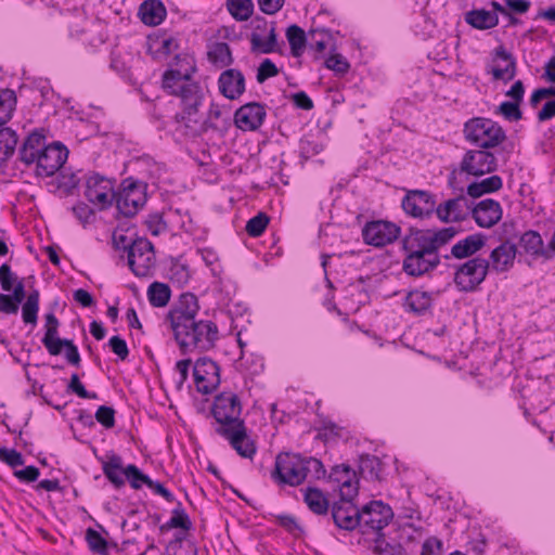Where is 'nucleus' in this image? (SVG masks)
<instances>
[{
  "label": "nucleus",
  "instance_id": "30",
  "mask_svg": "<svg viewBox=\"0 0 555 555\" xmlns=\"http://www.w3.org/2000/svg\"><path fill=\"white\" fill-rule=\"evenodd\" d=\"M403 306L405 311L416 315H423L431 308L433 297L428 292L415 289L405 296Z\"/></svg>",
  "mask_w": 555,
  "mask_h": 555
},
{
  "label": "nucleus",
  "instance_id": "8",
  "mask_svg": "<svg viewBox=\"0 0 555 555\" xmlns=\"http://www.w3.org/2000/svg\"><path fill=\"white\" fill-rule=\"evenodd\" d=\"M177 96L180 98L181 111L176 113L173 119L179 125L177 129L183 127L184 133L189 135L191 130L201 129L203 125L199 120V109L205 100V92L198 82L193 81L181 89Z\"/></svg>",
  "mask_w": 555,
  "mask_h": 555
},
{
  "label": "nucleus",
  "instance_id": "59",
  "mask_svg": "<svg viewBox=\"0 0 555 555\" xmlns=\"http://www.w3.org/2000/svg\"><path fill=\"white\" fill-rule=\"evenodd\" d=\"M0 461L12 468L24 465L23 455L14 449L0 448Z\"/></svg>",
  "mask_w": 555,
  "mask_h": 555
},
{
  "label": "nucleus",
  "instance_id": "17",
  "mask_svg": "<svg viewBox=\"0 0 555 555\" xmlns=\"http://www.w3.org/2000/svg\"><path fill=\"white\" fill-rule=\"evenodd\" d=\"M359 516V526L379 532L392 520L393 512L382 501H371L360 509Z\"/></svg>",
  "mask_w": 555,
  "mask_h": 555
},
{
  "label": "nucleus",
  "instance_id": "13",
  "mask_svg": "<svg viewBox=\"0 0 555 555\" xmlns=\"http://www.w3.org/2000/svg\"><path fill=\"white\" fill-rule=\"evenodd\" d=\"M402 271L412 278L429 275L441 263L439 250H401Z\"/></svg>",
  "mask_w": 555,
  "mask_h": 555
},
{
  "label": "nucleus",
  "instance_id": "53",
  "mask_svg": "<svg viewBox=\"0 0 555 555\" xmlns=\"http://www.w3.org/2000/svg\"><path fill=\"white\" fill-rule=\"evenodd\" d=\"M67 391L73 392L82 399L95 400L99 398L96 392H90L85 388V386L80 382L79 375L77 373L72 374L70 380L67 385Z\"/></svg>",
  "mask_w": 555,
  "mask_h": 555
},
{
  "label": "nucleus",
  "instance_id": "21",
  "mask_svg": "<svg viewBox=\"0 0 555 555\" xmlns=\"http://www.w3.org/2000/svg\"><path fill=\"white\" fill-rule=\"evenodd\" d=\"M254 30L250 34L251 51L269 54L275 51L278 46V36L274 24L271 25L267 39H262L258 31H264L268 22L262 16H256L253 22Z\"/></svg>",
  "mask_w": 555,
  "mask_h": 555
},
{
  "label": "nucleus",
  "instance_id": "5",
  "mask_svg": "<svg viewBox=\"0 0 555 555\" xmlns=\"http://www.w3.org/2000/svg\"><path fill=\"white\" fill-rule=\"evenodd\" d=\"M325 473L323 463L315 457L281 452L275 457L271 478L279 485L297 487L307 479H321Z\"/></svg>",
  "mask_w": 555,
  "mask_h": 555
},
{
  "label": "nucleus",
  "instance_id": "1",
  "mask_svg": "<svg viewBox=\"0 0 555 555\" xmlns=\"http://www.w3.org/2000/svg\"><path fill=\"white\" fill-rule=\"evenodd\" d=\"M199 305L192 293H183L170 307L166 321L182 354L206 352L215 348L219 330L211 320L198 319Z\"/></svg>",
  "mask_w": 555,
  "mask_h": 555
},
{
  "label": "nucleus",
  "instance_id": "11",
  "mask_svg": "<svg viewBox=\"0 0 555 555\" xmlns=\"http://www.w3.org/2000/svg\"><path fill=\"white\" fill-rule=\"evenodd\" d=\"M114 203L118 215L134 217L146 203L145 184L132 178L125 179L115 193Z\"/></svg>",
  "mask_w": 555,
  "mask_h": 555
},
{
  "label": "nucleus",
  "instance_id": "41",
  "mask_svg": "<svg viewBox=\"0 0 555 555\" xmlns=\"http://www.w3.org/2000/svg\"><path fill=\"white\" fill-rule=\"evenodd\" d=\"M44 320L46 332L41 341L47 350H54V348H56L57 341H61L63 339L59 337L60 321L53 312L47 313L44 315Z\"/></svg>",
  "mask_w": 555,
  "mask_h": 555
},
{
  "label": "nucleus",
  "instance_id": "62",
  "mask_svg": "<svg viewBox=\"0 0 555 555\" xmlns=\"http://www.w3.org/2000/svg\"><path fill=\"white\" fill-rule=\"evenodd\" d=\"M442 541L437 537L427 538L422 544L421 555H441Z\"/></svg>",
  "mask_w": 555,
  "mask_h": 555
},
{
  "label": "nucleus",
  "instance_id": "50",
  "mask_svg": "<svg viewBox=\"0 0 555 555\" xmlns=\"http://www.w3.org/2000/svg\"><path fill=\"white\" fill-rule=\"evenodd\" d=\"M519 104L520 102L517 101H504L499 105L495 113L502 115L509 121L520 120L522 118V113L519 108Z\"/></svg>",
  "mask_w": 555,
  "mask_h": 555
},
{
  "label": "nucleus",
  "instance_id": "61",
  "mask_svg": "<svg viewBox=\"0 0 555 555\" xmlns=\"http://www.w3.org/2000/svg\"><path fill=\"white\" fill-rule=\"evenodd\" d=\"M17 282V276L12 272L8 263L0 267V284L4 292H11L13 283Z\"/></svg>",
  "mask_w": 555,
  "mask_h": 555
},
{
  "label": "nucleus",
  "instance_id": "15",
  "mask_svg": "<svg viewBox=\"0 0 555 555\" xmlns=\"http://www.w3.org/2000/svg\"><path fill=\"white\" fill-rule=\"evenodd\" d=\"M403 211L415 219H428L437 212L436 198L425 190H408L401 201Z\"/></svg>",
  "mask_w": 555,
  "mask_h": 555
},
{
  "label": "nucleus",
  "instance_id": "47",
  "mask_svg": "<svg viewBox=\"0 0 555 555\" xmlns=\"http://www.w3.org/2000/svg\"><path fill=\"white\" fill-rule=\"evenodd\" d=\"M269 222L270 217L266 212H258L247 221L245 231L249 236L258 237L264 232Z\"/></svg>",
  "mask_w": 555,
  "mask_h": 555
},
{
  "label": "nucleus",
  "instance_id": "39",
  "mask_svg": "<svg viewBox=\"0 0 555 555\" xmlns=\"http://www.w3.org/2000/svg\"><path fill=\"white\" fill-rule=\"evenodd\" d=\"M304 501L308 508L317 515L327 514L330 503L324 493L319 488H307Z\"/></svg>",
  "mask_w": 555,
  "mask_h": 555
},
{
  "label": "nucleus",
  "instance_id": "24",
  "mask_svg": "<svg viewBox=\"0 0 555 555\" xmlns=\"http://www.w3.org/2000/svg\"><path fill=\"white\" fill-rule=\"evenodd\" d=\"M199 120L203 121L201 129L191 130L189 135H199L209 129L223 131L230 126V117L228 112H223L218 104L211 103L208 109V114L205 116L203 113L199 116Z\"/></svg>",
  "mask_w": 555,
  "mask_h": 555
},
{
  "label": "nucleus",
  "instance_id": "49",
  "mask_svg": "<svg viewBox=\"0 0 555 555\" xmlns=\"http://www.w3.org/2000/svg\"><path fill=\"white\" fill-rule=\"evenodd\" d=\"M278 524L295 538H299L305 533L302 526L293 515L282 514L276 516Z\"/></svg>",
  "mask_w": 555,
  "mask_h": 555
},
{
  "label": "nucleus",
  "instance_id": "48",
  "mask_svg": "<svg viewBox=\"0 0 555 555\" xmlns=\"http://www.w3.org/2000/svg\"><path fill=\"white\" fill-rule=\"evenodd\" d=\"M324 66L333 70L338 76H344L350 69V64L345 56L339 53L330 55L324 61Z\"/></svg>",
  "mask_w": 555,
  "mask_h": 555
},
{
  "label": "nucleus",
  "instance_id": "56",
  "mask_svg": "<svg viewBox=\"0 0 555 555\" xmlns=\"http://www.w3.org/2000/svg\"><path fill=\"white\" fill-rule=\"evenodd\" d=\"M154 251V245L147 238L139 237L131 242V246L129 248L128 258L144 256L145 253Z\"/></svg>",
  "mask_w": 555,
  "mask_h": 555
},
{
  "label": "nucleus",
  "instance_id": "51",
  "mask_svg": "<svg viewBox=\"0 0 555 555\" xmlns=\"http://www.w3.org/2000/svg\"><path fill=\"white\" fill-rule=\"evenodd\" d=\"M80 179L75 172L59 171L57 188L65 191L66 194H73V191L78 188Z\"/></svg>",
  "mask_w": 555,
  "mask_h": 555
},
{
  "label": "nucleus",
  "instance_id": "18",
  "mask_svg": "<svg viewBox=\"0 0 555 555\" xmlns=\"http://www.w3.org/2000/svg\"><path fill=\"white\" fill-rule=\"evenodd\" d=\"M193 376L198 392L211 393L220 385V366L212 359L202 357L194 364Z\"/></svg>",
  "mask_w": 555,
  "mask_h": 555
},
{
  "label": "nucleus",
  "instance_id": "40",
  "mask_svg": "<svg viewBox=\"0 0 555 555\" xmlns=\"http://www.w3.org/2000/svg\"><path fill=\"white\" fill-rule=\"evenodd\" d=\"M17 98L14 90L0 89V126L7 125L16 109Z\"/></svg>",
  "mask_w": 555,
  "mask_h": 555
},
{
  "label": "nucleus",
  "instance_id": "26",
  "mask_svg": "<svg viewBox=\"0 0 555 555\" xmlns=\"http://www.w3.org/2000/svg\"><path fill=\"white\" fill-rule=\"evenodd\" d=\"M486 244V236L482 233H475L460 240L451 247L450 254L443 256L444 259L451 257L465 259L479 251Z\"/></svg>",
  "mask_w": 555,
  "mask_h": 555
},
{
  "label": "nucleus",
  "instance_id": "57",
  "mask_svg": "<svg viewBox=\"0 0 555 555\" xmlns=\"http://www.w3.org/2000/svg\"><path fill=\"white\" fill-rule=\"evenodd\" d=\"M95 420L105 428L115 426V410L112 406L100 405L94 414Z\"/></svg>",
  "mask_w": 555,
  "mask_h": 555
},
{
  "label": "nucleus",
  "instance_id": "25",
  "mask_svg": "<svg viewBox=\"0 0 555 555\" xmlns=\"http://www.w3.org/2000/svg\"><path fill=\"white\" fill-rule=\"evenodd\" d=\"M516 254V244L509 241L500 244L490 254L492 270L499 273L507 272L514 266Z\"/></svg>",
  "mask_w": 555,
  "mask_h": 555
},
{
  "label": "nucleus",
  "instance_id": "32",
  "mask_svg": "<svg viewBox=\"0 0 555 555\" xmlns=\"http://www.w3.org/2000/svg\"><path fill=\"white\" fill-rule=\"evenodd\" d=\"M18 143V135L15 130L10 127L0 126V167L8 164L9 159L14 155Z\"/></svg>",
  "mask_w": 555,
  "mask_h": 555
},
{
  "label": "nucleus",
  "instance_id": "3",
  "mask_svg": "<svg viewBox=\"0 0 555 555\" xmlns=\"http://www.w3.org/2000/svg\"><path fill=\"white\" fill-rule=\"evenodd\" d=\"M69 151L60 141L47 142L44 130L34 129L18 149V160L25 166H35L37 178L55 176L66 163Z\"/></svg>",
  "mask_w": 555,
  "mask_h": 555
},
{
  "label": "nucleus",
  "instance_id": "46",
  "mask_svg": "<svg viewBox=\"0 0 555 555\" xmlns=\"http://www.w3.org/2000/svg\"><path fill=\"white\" fill-rule=\"evenodd\" d=\"M85 539L92 553L100 555L108 554V543L96 530L88 528Z\"/></svg>",
  "mask_w": 555,
  "mask_h": 555
},
{
  "label": "nucleus",
  "instance_id": "52",
  "mask_svg": "<svg viewBox=\"0 0 555 555\" xmlns=\"http://www.w3.org/2000/svg\"><path fill=\"white\" fill-rule=\"evenodd\" d=\"M380 465V461L374 455H365L360 459L362 474L369 473L371 479L379 478Z\"/></svg>",
  "mask_w": 555,
  "mask_h": 555
},
{
  "label": "nucleus",
  "instance_id": "31",
  "mask_svg": "<svg viewBox=\"0 0 555 555\" xmlns=\"http://www.w3.org/2000/svg\"><path fill=\"white\" fill-rule=\"evenodd\" d=\"M465 22L476 29L486 30L499 24V16L495 12H490L485 9H474L465 13Z\"/></svg>",
  "mask_w": 555,
  "mask_h": 555
},
{
  "label": "nucleus",
  "instance_id": "14",
  "mask_svg": "<svg viewBox=\"0 0 555 555\" xmlns=\"http://www.w3.org/2000/svg\"><path fill=\"white\" fill-rule=\"evenodd\" d=\"M115 181L98 172H93L86 180V198L100 210L109 208L114 204Z\"/></svg>",
  "mask_w": 555,
  "mask_h": 555
},
{
  "label": "nucleus",
  "instance_id": "29",
  "mask_svg": "<svg viewBox=\"0 0 555 555\" xmlns=\"http://www.w3.org/2000/svg\"><path fill=\"white\" fill-rule=\"evenodd\" d=\"M26 298V292L23 281H17L15 286H12V294H0V313L16 314L20 305Z\"/></svg>",
  "mask_w": 555,
  "mask_h": 555
},
{
  "label": "nucleus",
  "instance_id": "54",
  "mask_svg": "<svg viewBox=\"0 0 555 555\" xmlns=\"http://www.w3.org/2000/svg\"><path fill=\"white\" fill-rule=\"evenodd\" d=\"M172 516L170 520L175 524L176 528L190 530L192 528V521L182 506L181 502H177L176 507L171 512Z\"/></svg>",
  "mask_w": 555,
  "mask_h": 555
},
{
  "label": "nucleus",
  "instance_id": "7",
  "mask_svg": "<svg viewBox=\"0 0 555 555\" xmlns=\"http://www.w3.org/2000/svg\"><path fill=\"white\" fill-rule=\"evenodd\" d=\"M460 232L459 228L420 229L409 227L401 237V250H439Z\"/></svg>",
  "mask_w": 555,
  "mask_h": 555
},
{
  "label": "nucleus",
  "instance_id": "16",
  "mask_svg": "<svg viewBox=\"0 0 555 555\" xmlns=\"http://www.w3.org/2000/svg\"><path fill=\"white\" fill-rule=\"evenodd\" d=\"M361 234L366 245L384 247L399 238L401 228L388 220H371L364 224Z\"/></svg>",
  "mask_w": 555,
  "mask_h": 555
},
{
  "label": "nucleus",
  "instance_id": "20",
  "mask_svg": "<svg viewBox=\"0 0 555 555\" xmlns=\"http://www.w3.org/2000/svg\"><path fill=\"white\" fill-rule=\"evenodd\" d=\"M267 116L266 105L259 102H249L242 105L234 113V124L243 131L259 129Z\"/></svg>",
  "mask_w": 555,
  "mask_h": 555
},
{
  "label": "nucleus",
  "instance_id": "27",
  "mask_svg": "<svg viewBox=\"0 0 555 555\" xmlns=\"http://www.w3.org/2000/svg\"><path fill=\"white\" fill-rule=\"evenodd\" d=\"M519 246L524 251L533 258L542 257L546 260L553 258L551 250L544 247V242L539 232L534 230H528L519 237Z\"/></svg>",
  "mask_w": 555,
  "mask_h": 555
},
{
  "label": "nucleus",
  "instance_id": "6",
  "mask_svg": "<svg viewBox=\"0 0 555 555\" xmlns=\"http://www.w3.org/2000/svg\"><path fill=\"white\" fill-rule=\"evenodd\" d=\"M95 457L101 464L104 476L117 490L125 486L122 476L127 478L130 487L134 490H140L143 485L146 486L151 482L150 476L144 474L137 465L128 464L124 466L122 457L113 450L106 452L104 456L95 454Z\"/></svg>",
  "mask_w": 555,
  "mask_h": 555
},
{
  "label": "nucleus",
  "instance_id": "22",
  "mask_svg": "<svg viewBox=\"0 0 555 555\" xmlns=\"http://www.w3.org/2000/svg\"><path fill=\"white\" fill-rule=\"evenodd\" d=\"M503 215L501 204L492 198H486L476 204L472 209V217L480 228H492Z\"/></svg>",
  "mask_w": 555,
  "mask_h": 555
},
{
  "label": "nucleus",
  "instance_id": "10",
  "mask_svg": "<svg viewBox=\"0 0 555 555\" xmlns=\"http://www.w3.org/2000/svg\"><path fill=\"white\" fill-rule=\"evenodd\" d=\"M498 158L491 150L480 147L467 150L459 164V168L453 169L449 175V185L455 188L456 172L472 177H482L488 173H493L498 170Z\"/></svg>",
  "mask_w": 555,
  "mask_h": 555
},
{
  "label": "nucleus",
  "instance_id": "63",
  "mask_svg": "<svg viewBox=\"0 0 555 555\" xmlns=\"http://www.w3.org/2000/svg\"><path fill=\"white\" fill-rule=\"evenodd\" d=\"M73 212L82 224L89 223L94 218V210L82 202L73 207Z\"/></svg>",
  "mask_w": 555,
  "mask_h": 555
},
{
  "label": "nucleus",
  "instance_id": "36",
  "mask_svg": "<svg viewBox=\"0 0 555 555\" xmlns=\"http://www.w3.org/2000/svg\"><path fill=\"white\" fill-rule=\"evenodd\" d=\"M156 258L155 253H145L144 256L128 258V266L132 273L139 278H146L153 274L155 269Z\"/></svg>",
  "mask_w": 555,
  "mask_h": 555
},
{
  "label": "nucleus",
  "instance_id": "19",
  "mask_svg": "<svg viewBox=\"0 0 555 555\" xmlns=\"http://www.w3.org/2000/svg\"><path fill=\"white\" fill-rule=\"evenodd\" d=\"M472 209L469 201L463 194V189H461L459 196L450 198L437 206L436 216L444 223L461 222L472 215Z\"/></svg>",
  "mask_w": 555,
  "mask_h": 555
},
{
  "label": "nucleus",
  "instance_id": "28",
  "mask_svg": "<svg viewBox=\"0 0 555 555\" xmlns=\"http://www.w3.org/2000/svg\"><path fill=\"white\" fill-rule=\"evenodd\" d=\"M141 22L147 26H158L166 18L167 10L160 0H144L138 11Z\"/></svg>",
  "mask_w": 555,
  "mask_h": 555
},
{
  "label": "nucleus",
  "instance_id": "45",
  "mask_svg": "<svg viewBox=\"0 0 555 555\" xmlns=\"http://www.w3.org/2000/svg\"><path fill=\"white\" fill-rule=\"evenodd\" d=\"M63 348H65V358L67 362L78 367L80 365L81 358L77 346L72 339L63 338L61 341H57L54 350H48V352L51 356H59L62 353Z\"/></svg>",
  "mask_w": 555,
  "mask_h": 555
},
{
  "label": "nucleus",
  "instance_id": "9",
  "mask_svg": "<svg viewBox=\"0 0 555 555\" xmlns=\"http://www.w3.org/2000/svg\"><path fill=\"white\" fill-rule=\"evenodd\" d=\"M463 134L467 142L480 149L491 150L506 139L504 129L494 120L473 117L464 124Z\"/></svg>",
  "mask_w": 555,
  "mask_h": 555
},
{
  "label": "nucleus",
  "instance_id": "2",
  "mask_svg": "<svg viewBox=\"0 0 555 555\" xmlns=\"http://www.w3.org/2000/svg\"><path fill=\"white\" fill-rule=\"evenodd\" d=\"M242 402L232 391L218 393L211 405L215 433L229 441L236 453L244 459H253L257 452L255 440L248 435L245 421L241 417Z\"/></svg>",
  "mask_w": 555,
  "mask_h": 555
},
{
  "label": "nucleus",
  "instance_id": "42",
  "mask_svg": "<svg viewBox=\"0 0 555 555\" xmlns=\"http://www.w3.org/2000/svg\"><path fill=\"white\" fill-rule=\"evenodd\" d=\"M170 287L160 282H153L147 288V298L150 304L155 308L167 306L170 300Z\"/></svg>",
  "mask_w": 555,
  "mask_h": 555
},
{
  "label": "nucleus",
  "instance_id": "60",
  "mask_svg": "<svg viewBox=\"0 0 555 555\" xmlns=\"http://www.w3.org/2000/svg\"><path fill=\"white\" fill-rule=\"evenodd\" d=\"M108 346L111 350L121 360L125 361L129 356V349L124 338L116 335L109 338Z\"/></svg>",
  "mask_w": 555,
  "mask_h": 555
},
{
  "label": "nucleus",
  "instance_id": "12",
  "mask_svg": "<svg viewBox=\"0 0 555 555\" xmlns=\"http://www.w3.org/2000/svg\"><path fill=\"white\" fill-rule=\"evenodd\" d=\"M490 269V261L475 257L460 264L454 273V284L461 292L472 293L478 289L486 280Z\"/></svg>",
  "mask_w": 555,
  "mask_h": 555
},
{
  "label": "nucleus",
  "instance_id": "35",
  "mask_svg": "<svg viewBox=\"0 0 555 555\" xmlns=\"http://www.w3.org/2000/svg\"><path fill=\"white\" fill-rule=\"evenodd\" d=\"M494 55L503 61L508 62L504 68L494 67L491 73L493 78L496 80H512L516 75V60L515 57L505 50L503 46L498 47L494 50Z\"/></svg>",
  "mask_w": 555,
  "mask_h": 555
},
{
  "label": "nucleus",
  "instance_id": "34",
  "mask_svg": "<svg viewBox=\"0 0 555 555\" xmlns=\"http://www.w3.org/2000/svg\"><path fill=\"white\" fill-rule=\"evenodd\" d=\"M191 82L190 74H182L179 69H168L163 75V88L171 95L177 96Z\"/></svg>",
  "mask_w": 555,
  "mask_h": 555
},
{
  "label": "nucleus",
  "instance_id": "43",
  "mask_svg": "<svg viewBox=\"0 0 555 555\" xmlns=\"http://www.w3.org/2000/svg\"><path fill=\"white\" fill-rule=\"evenodd\" d=\"M39 298L40 294L38 289H33L26 297V300L22 306V318L26 324H37Z\"/></svg>",
  "mask_w": 555,
  "mask_h": 555
},
{
  "label": "nucleus",
  "instance_id": "4",
  "mask_svg": "<svg viewBox=\"0 0 555 555\" xmlns=\"http://www.w3.org/2000/svg\"><path fill=\"white\" fill-rule=\"evenodd\" d=\"M340 485V499L332 505V518L337 528L351 531L359 526L360 509L353 504L358 494L356 473L347 464L333 467L331 476Z\"/></svg>",
  "mask_w": 555,
  "mask_h": 555
},
{
  "label": "nucleus",
  "instance_id": "44",
  "mask_svg": "<svg viewBox=\"0 0 555 555\" xmlns=\"http://www.w3.org/2000/svg\"><path fill=\"white\" fill-rule=\"evenodd\" d=\"M227 8L237 22L247 21L254 13L253 0H227Z\"/></svg>",
  "mask_w": 555,
  "mask_h": 555
},
{
  "label": "nucleus",
  "instance_id": "23",
  "mask_svg": "<svg viewBox=\"0 0 555 555\" xmlns=\"http://www.w3.org/2000/svg\"><path fill=\"white\" fill-rule=\"evenodd\" d=\"M218 88L224 98L236 100L245 92V77L240 69H225L218 78Z\"/></svg>",
  "mask_w": 555,
  "mask_h": 555
},
{
  "label": "nucleus",
  "instance_id": "37",
  "mask_svg": "<svg viewBox=\"0 0 555 555\" xmlns=\"http://www.w3.org/2000/svg\"><path fill=\"white\" fill-rule=\"evenodd\" d=\"M208 60L218 67H228L233 64L234 59L230 46L227 42H214L207 52Z\"/></svg>",
  "mask_w": 555,
  "mask_h": 555
},
{
  "label": "nucleus",
  "instance_id": "64",
  "mask_svg": "<svg viewBox=\"0 0 555 555\" xmlns=\"http://www.w3.org/2000/svg\"><path fill=\"white\" fill-rule=\"evenodd\" d=\"M170 279L180 284H185L190 279L188 267L181 263H173L170 267Z\"/></svg>",
  "mask_w": 555,
  "mask_h": 555
},
{
  "label": "nucleus",
  "instance_id": "38",
  "mask_svg": "<svg viewBox=\"0 0 555 555\" xmlns=\"http://www.w3.org/2000/svg\"><path fill=\"white\" fill-rule=\"evenodd\" d=\"M285 35L292 55L295 57L301 56L308 43L309 35H306L305 30L296 24L288 26Z\"/></svg>",
  "mask_w": 555,
  "mask_h": 555
},
{
  "label": "nucleus",
  "instance_id": "58",
  "mask_svg": "<svg viewBox=\"0 0 555 555\" xmlns=\"http://www.w3.org/2000/svg\"><path fill=\"white\" fill-rule=\"evenodd\" d=\"M278 74L279 69L276 65L270 59H264L258 67L256 79L259 83H263L267 79Z\"/></svg>",
  "mask_w": 555,
  "mask_h": 555
},
{
  "label": "nucleus",
  "instance_id": "55",
  "mask_svg": "<svg viewBox=\"0 0 555 555\" xmlns=\"http://www.w3.org/2000/svg\"><path fill=\"white\" fill-rule=\"evenodd\" d=\"M328 34L325 29H313L309 31L308 44L315 52H323L326 48Z\"/></svg>",
  "mask_w": 555,
  "mask_h": 555
},
{
  "label": "nucleus",
  "instance_id": "33",
  "mask_svg": "<svg viewBox=\"0 0 555 555\" xmlns=\"http://www.w3.org/2000/svg\"><path fill=\"white\" fill-rule=\"evenodd\" d=\"M503 188V180L498 175H492L481 181H475L467 185V194L473 198L481 197L500 191Z\"/></svg>",
  "mask_w": 555,
  "mask_h": 555
}]
</instances>
